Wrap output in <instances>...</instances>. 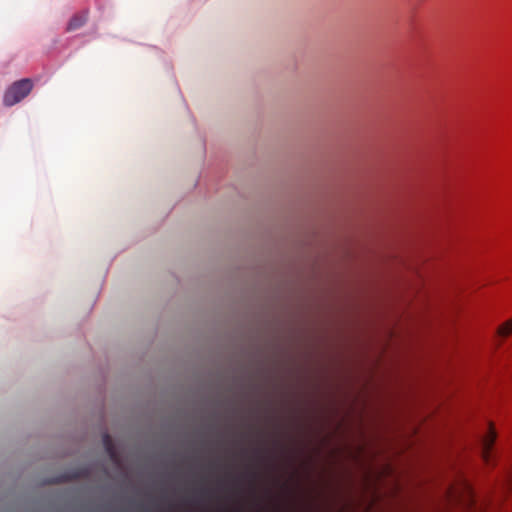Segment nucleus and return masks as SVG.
<instances>
[{"mask_svg":"<svg viewBox=\"0 0 512 512\" xmlns=\"http://www.w3.org/2000/svg\"><path fill=\"white\" fill-rule=\"evenodd\" d=\"M512 490V459L506 466L493 497L479 498L467 479H461L458 486L449 489V497L467 512H501V503Z\"/></svg>","mask_w":512,"mask_h":512,"instance_id":"f257e3e1","label":"nucleus"},{"mask_svg":"<svg viewBox=\"0 0 512 512\" xmlns=\"http://www.w3.org/2000/svg\"><path fill=\"white\" fill-rule=\"evenodd\" d=\"M496 439V433L491 424H489L487 432L481 437V456L486 465H491L494 461L493 445Z\"/></svg>","mask_w":512,"mask_h":512,"instance_id":"7ed1b4c3","label":"nucleus"},{"mask_svg":"<svg viewBox=\"0 0 512 512\" xmlns=\"http://www.w3.org/2000/svg\"><path fill=\"white\" fill-rule=\"evenodd\" d=\"M353 381H354V382L356 381V378H355V377L353 378Z\"/></svg>","mask_w":512,"mask_h":512,"instance_id":"6e6552de","label":"nucleus"},{"mask_svg":"<svg viewBox=\"0 0 512 512\" xmlns=\"http://www.w3.org/2000/svg\"><path fill=\"white\" fill-rule=\"evenodd\" d=\"M87 20L86 15H75L68 23L67 30L73 31L82 27Z\"/></svg>","mask_w":512,"mask_h":512,"instance_id":"20e7f679","label":"nucleus"},{"mask_svg":"<svg viewBox=\"0 0 512 512\" xmlns=\"http://www.w3.org/2000/svg\"><path fill=\"white\" fill-rule=\"evenodd\" d=\"M32 88L33 84L30 79L14 82L4 93L3 104L7 107L17 104L31 92Z\"/></svg>","mask_w":512,"mask_h":512,"instance_id":"f03ea898","label":"nucleus"},{"mask_svg":"<svg viewBox=\"0 0 512 512\" xmlns=\"http://www.w3.org/2000/svg\"><path fill=\"white\" fill-rule=\"evenodd\" d=\"M353 359H354V360L356 359V356H355V355L353 356Z\"/></svg>","mask_w":512,"mask_h":512,"instance_id":"0eeeda50","label":"nucleus"},{"mask_svg":"<svg viewBox=\"0 0 512 512\" xmlns=\"http://www.w3.org/2000/svg\"><path fill=\"white\" fill-rule=\"evenodd\" d=\"M512 333V319L506 321L502 326L499 327V334L501 336H508Z\"/></svg>","mask_w":512,"mask_h":512,"instance_id":"423d86ee","label":"nucleus"},{"mask_svg":"<svg viewBox=\"0 0 512 512\" xmlns=\"http://www.w3.org/2000/svg\"><path fill=\"white\" fill-rule=\"evenodd\" d=\"M103 442H104L105 448H106L107 452L109 453V455L111 456V458H114V456H115L114 446H113L112 439L109 436V434L104 435Z\"/></svg>","mask_w":512,"mask_h":512,"instance_id":"39448f33","label":"nucleus"}]
</instances>
